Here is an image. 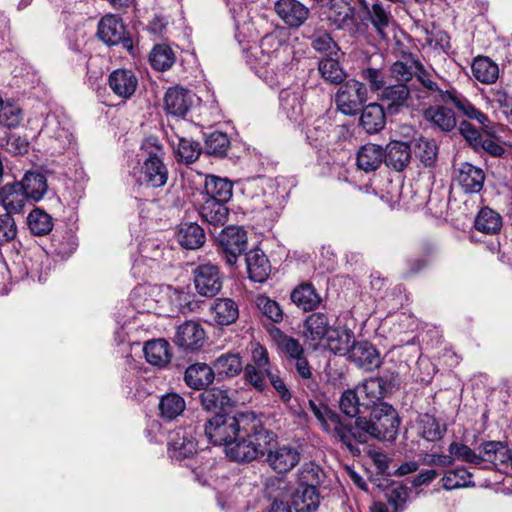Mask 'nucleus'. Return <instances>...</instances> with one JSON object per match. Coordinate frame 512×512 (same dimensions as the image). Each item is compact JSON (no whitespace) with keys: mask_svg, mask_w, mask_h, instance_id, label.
Wrapping results in <instances>:
<instances>
[{"mask_svg":"<svg viewBox=\"0 0 512 512\" xmlns=\"http://www.w3.org/2000/svg\"><path fill=\"white\" fill-rule=\"evenodd\" d=\"M97 37L107 46L121 45L128 53H134L133 40L120 16L107 14L97 25Z\"/></svg>","mask_w":512,"mask_h":512,"instance_id":"obj_7","label":"nucleus"},{"mask_svg":"<svg viewBox=\"0 0 512 512\" xmlns=\"http://www.w3.org/2000/svg\"><path fill=\"white\" fill-rule=\"evenodd\" d=\"M276 444L277 438L265 450V461L277 473L289 472L299 463L300 451L292 445L276 446Z\"/></svg>","mask_w":512,"mask_h":512,"instance_id":"obj_14","label":"nucleus"},{"mask_svg":"<svg viewBox=\"0 0 512 512\" xmlns=\"http://www.w3.org/2000/svg\"><path fill=\"white\" fill-rule=\"evenodd\" d=\"M443 96L442 104H452L461 115L465 116L469 120L476 121L485 132H494L493 122L488 118V116L455 88H451V91L446 92Z\"/></svg>","mask_w":512,"mask_h":512,"instance_id":"obj_13","label":"nucleus"},{"mask_svg":"<svg viewBox=\"0 0 512 512\" xmlns=\"http://www.w3.org/2000/svg\"><path fill=\"white\" fill-rule=\"evenodd\" d=\"M210 315L220 326H229L239 318L238 303L227 297L217 298L210 307Z\"/></svg>","mask_w":512,"mask_h":512,"instance_id":"obj_33","label":"nucleus"},{"mask_svg":"<svg viewBox=\"0 0 512 512\" xmlns=\"http://www.w3.org/2000/svg\"><path fill=\"white\" fill-rule=\"evenodd\" d=\"M214 379V370L206 363H194L186 368L184 374L186 385L194 390L207 388L213 383Z\"/></svg>","mask_w":512,"mask_h":512,"instance_id":"obj_35","label":"nucleus"},{"mask_svg":"<svg viewBox=\"0 0 512 512\" xmlns=\"http://www.w3.org/2000/svg\"><path fill=\"white\" fill-rule=\"evenodd\" d=\"M294 47L275 32L268 33L259 45L245 54L250 69L270 88L286 84L297 66Z\"/></svg>","mask_w":512,"mask_h":512,"instance_id":"obj_2","label":"nucleus"},{"mask_svg":"<svg viewBox=\"0 0 512 512\" xmlns=\"http://www.w3.org/2000/svg\"><path fill=\"white\" fill-rule=\"evenodd\" d=\"M422 66L423 64L419 59L414 57L412 54H409L407 56H403L401 60H398L391 65V76L398 83L406 84L411 81L413 77H417L420 67Z\"/></svg>","mask_w":512,"mask_h":512,"instance_id":"obj_41","label":"nucleus"},{"mask_svg":"<svg viewBox=\"0 0 512 512\" xmlns=\"http://www.w3.org/2000/svg\"><path fill=\"white\" fill-rule=\"evenodd\" d=\"M198 214L202 221L213 226H223L229 216L227 203L217 201L214 198H204L198 206Z\"/></svg>","mask_w":512,"mask_h":512,"instance_id":"obj_29","label":"nucleus"},{"mask_svg":"<svg viewBox=\"0 0 512 512\" xmlns=\"http://www.w3.org/2000/svg\"><path fill=\"white\" fill-rule=\"evenodd\" d=\"M421 436L430 442L441 440L446 432L445 425L441 426L435 416L424 414L419 419Z\"/></svg>","mask_w":512,"mask_h":512,"instance_id":"obj_55","label":"nucleus"},{"mask_svg":"<svg viewBox=\"0 0 512 512\" xmlns=\"http://www.w3.org/2000/svg\"><path fill=\"white\" fill-rule=\"evenodd\" d=\"M27 225L33 235L44 236L52 231L53 219L44 210L35 208L28 214Z\"/></svg>","mask_w":512,"mask_h":512,"instance_id":"obj_54","label":"nucleus"},{"mask_svg":"<svg viewBox=\"0 0 512 512\" xmlns=\"http://www.w3.org/2000/svg\"><path fill=\"white\" fill-rule=\"evenodd\" d=\"M471 71L473 77L484 84L495 83L499 77L498 65L485 56H478L473 60Z\"/></svg>","mask_w":512,"mask_h":512,"instance_id":"obj_49","label":"nucleus"},{"mask_svg":"<svg viewBox=\"0 0 512 512\" xmlns=\"http://www.w3.org/2000/svg\"><path fill=\"white\" fill-rule=\"evenodd\" d=\"M386 109L378 103H371L362 109L360 125L369 134L380 132L386 125Z\"/></svg>","mask_w":512,"mask_h":512,"instance_id":"obj_36","label":"nucleus"},{"mask_svg":"<svg viewBox=\"0 0 512 512\" xmlns=\"http://www.w3.org/2000/svg\"><path fill=\"white\" fill-rule=\"evenodd\" d=\"M186 402L178 393L162 395V419L174 420L184 412Z\"/></svg>","mask_w":512,"mask_h":512,"instance_id":"obj_58","label":"nucleus"},{"mask_svg":"<svg viewBox=\"0 0 512 512\" xmlns=\"http://www.w3.org/2000/svg\"><path fill=\"white\" fill-rule=\"evenodd\" d=\"M442 482L443 487L446 490L474 486V482L472 481V473H470L464 467L448 470L444 474Z\"/></svg>","mask_w":512,"mask_h":512,"instance_id":"obj_57","label":"nucleus"},{"mask_svg":"<svg viewBox=\"0 0 512 512\" xmlns=\"http://www.w3.org/2000/svg\"><path fill=\"white\" fill-rule=\"evenodd\" d=\"M266 376L283 404L289 407L295 416L299 418L304 417L306 415L305 411L298 404H292V393L280 375L278 373L270 372Z\"/></svg>","mask_w":512,"mask_h":512,"instance_id":"obj_52","label":"nucleus"},{"mask_svg":"<svg viewBox=\"0 0 512 512\" xmlns=\"http://www.w3.org/2000/svg\"><path fill=\"white\" fill-rule=\"evenodd\" d=\"M256 417L253 412L228 415L217 413L205 424V434L214 445H224L232 441L241 431H249L251 421Z\"/></svg>","mask_w":512,"mask_h":512,"instance_id":"obj_5","label":"nucleus"},{"mask_svg":"<svg viewBox=\"0 0 512 512\" xmlns=\"http://www.w3.org/2000/svg\"><path fill=\"white\" fill-rule=\"evenodd\" d=\"M165 109L173 116H184L193 103V94L179 85L169 88L164 97Z\"/></svg>","mask_w":512,"mask_h":512,"instance_id":"obj_28","label":"nucleus"},{"mask_svg":"<svg viewBox=\"0 0 512 512\" xmlns=\"http://www.w3.org/2000/svg\"><path fill=\"white\" fill-rule=\"evenodd\" d=\"M332 328L333 326L325 313L314 312L304 321L302 335L313 349H317L326 340Z\"/></svg>","mask_w":512,"mask_h":512,"instance_id":"obj_20","label":"nucleus"},{"mask_svg":"<svg viewBox=\"0 0 512 512\" xmlns=\"http://www.w3.org/2000/svg\"><path fill=\"white\" fill-rule=\"evenodd\" d=\"M348 358L357 367L365 371H372L381 364L378 350L367 341L354 343Z\"/></svg>","mask_w":512,"mask_h":512,"instance_id":"obj_26","label":"nucleus"},{"mask_svg":"<svg viewBox=\"0 0 512 512\" xmlns=\"http://www.w3.org/2000/svg\"><path fill=\"white\" fill-rule=\"evenodd\" d=\"M448 452L453 457V463L460 461L479 467L480 457H478V453L462 442L454 441L450 443Z\"/></svg>","mask_w":512,"mask_h":512,"instance_id":"obj_63","label":"nucleus"},{"mask_svg":"<svg viewBox=\"0 0 512 512\" xmlns=\"http://www.w3.org/2000/svg\"><path fill=\"white\" fill-rule=\"evenodd\" d=\"M393 380L392 375H383L368 378L358 385L356 389L361 396L363 408L373 410L374 407L385 403L383 398L392 391Z\"/></svg>","mask_w":512,"mask_h":512,"instance_id":"obj_12","label":"nucleus"},{"mask_svg":"<svg viewBox=\"0 0 512 512\" xmlns=\"http://www.w3.org/2000/svg\"><path fill=\"white\" fill-rule=\"evenodd\" d=\"M486 99L495 108L499 109L506 118L512 116V95L503 88H491Z\"/></svg>","mask_w":512,"mask_h":512,"instance_id":"obj_62","label":"nucleus"},{"mask_svg":"<svg viewBox=\"0 0 512 512\" xmlns=\"http://www.w3.org/2000/svg\"><path fill=\"white\" fill-rule=\"evenodd\" d=\"M309 407L323 430L342 442L353 455L361 453L357 444L366 443L369 437L394 442L398 434L400 419L388 403L374 407L369 419L358 417L354 425L343 422L341 416L325 404L309 400Z\"/></svg>","mask_w":512,"mask_h":512,"instance_id":"obj_1","label":"nucleus"},{"mask_svg":"<svg viewBox=\"0 0 512 512\" xmlns=\"http://www.w3.org/2000/svg\"><path fill=\"white\" fill-rule=\"evenodd\" d=\"M259 189L253 197H262V203L266 209H282L288 197L287 181L284 177L270 178L257 176L248 178L245 182V189Z\"/></svg>","mask_w":512,"mask_h":512,"instance_id":"obj_6","label":"nucleus"},{"mask_svg":"<svg viewBox=\"0 0 512 512\" xmlns=\"http://www.w3.org/2000/svg\"><path fill=\"white\" fill-rule=\"evenodd\" d=\"M379 97L388 115H396L411 105V91L403 83L386 86Z\"/></svg>","mask_w":512,"mask_h":512,"instance_id":"obj_21","label":"nucleus"},{"mask_svg":"<svg viewBox=\"0 0 512 512\" xmlns=\"http://www.w3.org/2000/svg\"><path fill=\"white\" fill-rule=\"evenodd\" d=\"M157 391L158 378L156 376L152 378H144V382L136 391V397L138 400L144 402L149 398L147 403L144 404L148 417H152L154 414H157V412L160 411V396L157 395Z\"/></svg>","mask_w":512,"mask_h":512,"instance_id":"obj_40","label":"nucleus"},{"mask_svg":"<svg viewBox=\"0 0 512 512\" xmlns=\"http://www.w3.org/2000/svg\"><path fill=\"white\" fill-rule=\"evenodd\" d=\"M290 299L304 312L317 309L322 302L321 296L311 283H301L296 286L291 292Z\"/></svg>","mask_w":512,"mask_h":512,"instance_id":"obj_37","label":"nucleus"},{"mask_svg":"<svg viewBox=\"0 0 512 512\" xmlns=\"http://www.w3.org/2000/svg\"><path fill=\"white\" fill-rule=\"evenodd\" d=\"M179 245L188 250H197L206 242L204 229L196 222H182L174 229Z\"/></svg>","mask_w":512,"mask_h":512,"instance_id":"obj_25","label":"nucleus"},{"mask_svg":"<svg viewBox=\"0 0 512 512\" xmlns=\"http://www.w3.org/2000/svg\"><path fill=\"white\" fill-rule=\"evenodd\" d=\"M164 134L178 162L191 164L199 158L201 146L198 142L180 135L174 130V127H171L169 131L164 130Z\"/></svg>","mask_w":512,"mask_h":512,"instance_id":"obj_19","label":"nucleus"},{"mask_svg":"<svg viewBox=\"0 0 512 512\" xmlns=\"http://www.w3.org/2000/svg\"><path fill=\"white\" fill-rule=\"evenodd\" d=\"M357 166L365 172L377 170L384 162V150L376 144H366L357 153Z\"/></svg>","mask_w":512,"mask_h":512,"instance_id":"obj_46","label":"nucleus"},{"mask_svg":"<svg viewBox=\"0 0 512 512\" xmlns=\"http://www.w3.org/2000/svg\"><path fill=\"white\" fill-rule=\"evenodd\" d=\"M275 12L291 29L302 26L310 15V10L298 0H277Z\"/></svg>","mask_w":512,"mask_h":512,"instance_id":"obj_22","label":"nucleus"},{"mask_svg":"<svg viewBox=\"0 0 512 512\" xmlns=\"http://www.w3.org/2000/svg\"><path fill=\"white\" fill-rule=\"evenodd\" d=\"M204 198H214L217 201L228 203L232 198L233 184L227 178H221L215 175H207L205 178Z\"/></svg>","mask_w":512,"mask_h":512,"instance_id":"obj_45","label":"nucleus"},{"mask_svg":"<svg viewBox=\"0 0 512 512\" xmlns=\"http://www.w3.org/2000/svg\"><path fill=\"white\" fill-rule=\"evenodd\" d=\"M251 431H241L224 448L226 456L234 462H251L265 456V450L271 442H275L276 434L266 429L256 416L250 425Z\"/></svg>","mask_w":512,"mask_h":512,"instance_id":"obj_3","label":"nucleus"},{"mask_svg":"<svg viewBox=\"0 0 512 512\" xmlns=\"http://www.w3.org/2000/svg\"><path fill=\"white\" fill-rule=\"evenodd\" d=\"M319 72L326 81L332 84H341L346 76L339 62L332 56L319 62Z\"/></svg>","mask_w":512,"mask_h":512,"instance_id":"obj_61","label":"nucleus"},{"mask_svg":"<svg viewBox=\"0 0 512 512\" xmlns=\"http://www.w3.org/2000/svg\"><path fill=\"white\" fill-rule=\"evenodd\" d=\"M328 5L327 19L336 29H344L353 24L354 10L347 3L333 1Z\"/></svg>","mask_w":512,"mask_h":512,"instance_id":"obj_48","label":"nucleus"},{"mask_svg":"<svg viewBox=\"0 0 512 512\" xmlns=\"http://www.w3.org/2000/svg\"><path fill=\"white\" fill-rule=\"evenodd\" d=\"M437 78L438 75L433 68H426L424 65L420 67V71L416 77L417 81L422 86V89L416 94L418 100L423 102L426 98H431L435 103H442L443 95L446 92H450L451 87H441L436 81Z\"/></svg>","mask_w":512,"mask_h":512,"instance_id":"obj_24","label":"nucleus"},{"mask_svg":"<svg viewBox=\"0 0 512 512\" xmlns=\"http://www.w3.org/2000/svg\"><path fill=\"white\" fill-rule=\"evenodd\" d=\"M245 262L249 279L254 282L263 283L267 280L271 265L265 253L255 248L245 254Z\"/></svg>","mask_w":512,"mask_h":512,"instance_id":"obj_32","label":"nucleus"},{"mask_svg":"<svg viewBox=\"0 0 512 512\" xmlns=\"http://www.w3.org/2000/svg\"><path fill=\"white\" fill-rule=\"evenodd\" d=\"M45 130L48 133V147L51 153L62 154L71 143L72 134L70 131L61 127L59 121L56 119L49 121Z\"/></svg>","mask_w":512,"mask_h":512,"instance_id":"obj_44","label":"nucleus"},{"mask_svg":"<svg viewBox=\"0 0 512 512\" xmlns=\"http://www.w3.org/2000/svg\"><path fill=\"white\" fill-rule=\"evenodd\" d=\"M108 84L118 97L129 99L137 89L138 79L132 70L121 68L110 73Z\"/></svg>","mask_w":512,"mask_h":512,"instance_id":"obj_27","label":"nucleus"},{"mask_svg":"<svg viewBox=\"0 0 512 512\" xmlns=\"http://www.w3.org/2000/svg\"><path fill=\"white\" fill-rule=\"evenodd\" d=\"M211 367L215 377L222 380L239 375L243 370V363L238 353H223L215 359Z\"/></svg>","mask_w":512,"mask_h":512,"instance_id":"obj_38","label":"nucleus"},{"mask_svg":"<svg viewBox=\"0 0 512 512\" xmlns=\"http://www.w3.org/2000/svg\"><path fill=\"white\" fill-rule=\"evenodd\" d=\"M411 146L403 141H391L384 150V162L387 167L401 172L410 164Z\"/></svg>","mask_w":512,"mask_h":512,"instance_id":"obj_30","label":"nucleus"},{"mask_svg":"<svg viewBox=\"0 0 512 512\" xmlns=\"http://www.w3.org/2000/svg\"><path fill=\"white\" fill-rule=\"evenodd\" d=\"M340 408L345 415L350 418L357 416L363 408L361 396L357 389H348L342 393L340 398Z\"/></svg>","mask_w":512,"mask_h":512,"instance_id":"obj_64","label":"nucleus"},{"mask_svg":"<svg viewBox=\"0 0 512 512\" xmlns=\"http://www.w3.org/2000/svg\"><path fill=\"white\" fill-rule=\"evenodd\" d=\"M332 130L333 124L324 115L308 119L304 128L309 145L317 150L327 147Z\"/></svg>","mask_w":512,"mask_h":512,"instance_id":"obj_23","label":"nucleus"},{"mask_svg":"<svg viewBox=\"0 0 512 512\" xmlns=\"http://www.w3.org/2000/svg\"><path fill=\"white\" fill-rule=\"evenodd\" d=\"M486 179L482 168L468 162L460 163L453 171V183L464 193L478 194Z\"/></svg>","mask_w":512,"mask_h":512,"instance_id":"obj_17","label":"nucleus"},{"mask_svg":"<svg viewBox=\"0 0 512 512\" xmlns=\"http://www.w3.org/2000/svg\"><path fill=\"white\" fill-rule=\"evenodd\" d=\"M354 343H356L354 333L348 328H332L331 333L326 338L329 350L340 356L349 355Z\"/></svg>","mask_w":512,"mask_h":512,"instance_id":"obj_42","label":"nucleus"},{"mask_svg":"<svg viewBox=\"0 0 512 512\" xmlns=\"http://www.w3.org/2000/svg\"><path fill=\"white\" fill-rule=\"evenodd\" d=\"M230 146V140L226 133L213 131L205 135V152L215 157H223Z\"/></svg>","mask_w":512,"mask_h":512,"instance_id":"obj_56","label":"nucleus"},{"mask_svg":"<svg viewBox=\"0 0 512 512\" xmlns=\"http://www.w3.org/2000/svg\"><path fill=\"white\" fill-rule=\"evenodd\" d=\"M206 333L202 325L194 320H187L177 326L173 342L185 352H194L202 348Z\"/></svg>","mask_w":512,"mask_h":512,"instance_id":"obj_18","label":"nucleus"},{"mask_svg":"<svg viewBox=\"0 0 512 512\" xmlns=\"http://www.w3.org/2000/svg\"><path fill=\"white\" fill-rule=\"evenodd\" d=\"M23 119L22 109L13 101L2 100L0 104V126L15 128Z\"/></svg>","mask_w":512,"mask_h":512,"instance_id":"obj_59","label":"nucleus"},{"mask_svg":"<svg viewBox=\"0 0 512 512\" xmlns=\"http://www.w3.org/2000/svg\"><path fill=\"white\" fill-rule=\"evenodd\" d=\"M311 41V46L318 52L327 56H336L339 48L330 34L325 30H316L313 34L307 36Z\"/></svg>","mask_w":512,"mask_h":512,"instance_id":"obj_60","label":"nucleus"},{"mask_svg":"<svg viewBox=\"0 0 512 512\" xmlns=\"http://www.w3.org/2000/svg\"><path fill=\"white\" fill-rule=\"evenodd\" d=\"M28 201L23 185L18 181L8 182L0 188V202L9 213L22 212Z\"/></svg>","mask_w":512,"mask_h":512,"instance_id":"obj_31","label":"nucleus"},{"mask_svg":"<svg viewBox=\"0 0 512 512\" xmlns=\"http://www.w3.org/2000/svg\"><path fill=\"white\" fill-rule=\"evenodd\" d=\"M502 225V216L497 211L487 206L482 207L474 219L475 229L487 235L498 234Z\"/></svg>","mask_w":512,"mask_h":512,"instance_id":"obj_47","label":"nucleus"},{"mask_svg":"<svg viewBox=\"0 0 512 512\" xmlns=\"http://www.w3.org/2000/svg\"><path fill=\"white\" fill-rule=\"evenodd\" d=\"M160 145L156 136L147 137L141 145V156L144 158L140 175L137 177L139 185L157 188L160 186L156 177L160 175Z\"/></svg>","mask_w":512,"mask_h":512,"instance_id":"obj_9","label":"nucleus"},{"mask_svg":"<svg viewBox=\"0 0 512 512\" xmlns=\"http://www.w3.org/2000/svg\"><path fill=\"white\" fill-rule=\"evenodd\" d=\"M367 101L365 84L349 79L343 83L336 93L335 102L338 110L349 116L356 115Z\"/></svg>","mask_w":512,"mask_h":512,"instance_id":"obj_10","label":"nucleus"},{"mask_svg":"<svg viewBox=\"0 0 512 512\" xmlns=\"http://www.w3.org/2000/svg\"><path fill=\"white\" fill-rule=\"evenodd\" d=\"M414 154L425 167H432L438 155L435 140L423 136L414 139Z\"/></svg>","mask_w":512,"mask_h":512,"instance_id":"obj_53","label":"nucleus"},{"mask_svg":"<svg viewBox=\"0 0 512 512\" xmlns=\"http://www.w3.org/2000/svg\"><path fill=\"white\" fill-rule=\"evenodd\" d=\"M298 487L292 496L295 512H315L320 504V487L326 478L322 467L313 461L298 470Z\"/></svg>","mask_w":512,"mask_h":512,"instance_id":"obj_4","label":"nucleus"},{"mask_svg":"<svg viewBox=\"0 0 512 512\" xmlns=\"http://www.w3.org/2000/svg\"><path fill=\"white\" fill-rule=\"evenodd\" d=\"M278 98L280 113L300 125L304 116L305 90L298 85L287 87L280 91Z\"/></svg>","mask_w":512,"mask_h":512,"instance_id":"obj_15","label":"nucleus"},{"mask_svg":"<svg viewBox=\"0 0 512 512\" xmlns=\"http://www.w3.org/2000/svg\"><path fill=\"white\" fill-rule=\"evenodd\" d=\"M425 119L433 128L441 132H451L457 127V120L454 111L445 105H434L424 112Z\"/></svg>","mask_w":512,"mask_h":512,"instance_id":"obj_34","label":"nucleus"},{"mask_svg":"<svg viewBox=\"0 0 512 512\" xmlns=\"http://www.w3.org/2000/svg\"><path fill=\"white\" fill-rule=\"evenodd\" d=\"M223 281L224 275L216 264L203 263L193 269L194 288L200 296H216L223 287Z\"/></svg>","mask_w":512,"mask_h":512,"instance_id":"obj_11","label":"nucleus"},{"mask_svg":"<svg viewBox=\"0 0 512 512\" xmlns=\"http://www.w3.org/2000/svg\"><path fill=\"white\" fill-rule=\"evenodd\" d=\"M298 381L309 391H315L318 387L313 375L312 367L306 354L288 364Z\"/></svg>","mask_w":512,"mask_h":512,"instance_id":"obj_51","label":"nucleus"},{"mask_svg":"<svg viewBox=\"0 0 512 512\" xmlns=\"http://www.w3.org/2000/svg\"><path fill=\"white\" fill-rule=\"evenodd\" d=\"M19 183L23 185V190L28 199L35 202L43 198L48 188L45 175L39 172H26Z\"/></svg>","mask_w":512,"mask_h":512,"instance_id":"obj_50","label":"nucleus"},{"mask_svg":"<svg viewBox=\"0 0 512 512\" xmlns=\"http://www.w3.org/2000/svg\"><path fill=\"white\" fill-rule=\"evenodd\" d=\"M203 390L200 400L206 411L215 412V414L223 413L232 405V399L227 390L218 387Z\"/></svg>","mask_w":512,"mask_h":512,"instance_id":"obj_39","label":"nucleus"},{"mask_svg":"<svg viewBox=\"0 0 512 512\" xmlns=\"http://www.w3.org/2000/svg\"><path fill=\"white\" fill-rule=\"evenodd\" d=\"M272 335L278 350L284 355L287 364L305 355V349L298 339L285 334L278 328L273 331Z\"/></svg>","mask_w":512,"mask_h":512,"instance_id":"obj_43","label":"nucleus"},{"mask_svg":"<svg viewBox=\"0 0 512 512\" xmlns=\"http://www.w3.org/2000/svg\"><path fill=\"white\" fill-rule=\"evenodd\" d=\"M247 232L240 226H227L218 235V251L229 266H234L238 258L246 252Z\"/></svg>","mask_w":512,"mask_h":512,"instance_id":"obj_8","label":"nucleus"},{"mask_svg":"<svg viewBox=\"0 0 512 512\" xmlns=\"http://www.w3.org/2000/svg\"><path fill=\"white\" fill-rule=\"evenodd\" d=\"M197 451V443L191 428L179 427L168 434L167 453L173 461L192 457Z\"/></svg>","mask_w":512,"mask_h":512,"instance_id":"obj_16","label":"nucleus"}]
</instances>
